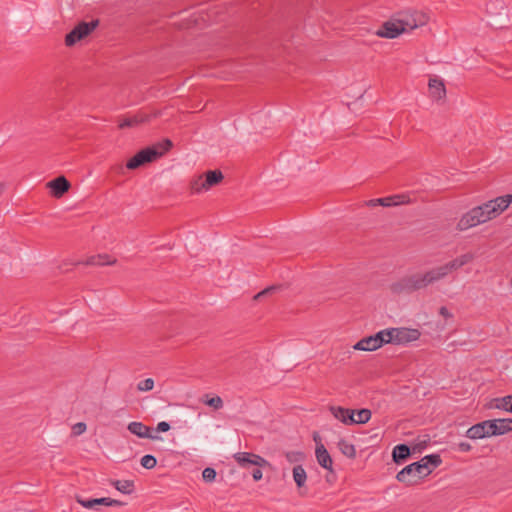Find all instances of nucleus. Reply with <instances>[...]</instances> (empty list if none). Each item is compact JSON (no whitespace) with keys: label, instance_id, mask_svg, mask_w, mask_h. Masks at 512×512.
<instances>
[{"label":"nucleus","instance_id":"obj_1","mask_svg":"<svg viewBox=\"0 0 512 512\" xmlns=\"http://www.w3.org/2000/svg\"><path fill=\"white\" fill-rule=\"evenodd\" d=\"M512 203V194L496 197L464 213L456 224L458 231H466L487 223L501 215Z\"/></svg>","mask_w":512,"mask_h":512},{"label":"nucleus","instance_id":"obj_2","mask_svg":"<svg viewBox=\"0 0 512 512\" xmlns=\"http://www.w3.org/2000/svg\"><path fill=\"white\" fill-rule=\"evenodd\" d=\"M443 280L441 272L437 267L429 269L425 272H416L409 274L394 282L391 285L393 293H412L427 288L428 286Z\"/></svg>","mask_w":512,"mask_h":512},{"label":"nucleus","instance_id":"obj_3","mask_svg":"<svg viewBox=\"0 0 512 512\" xmlns=\"http://www.w3.org/2000/svg\"><path fill=\"white\" fill-rule=\"evenodd\" d=\"M438 454L424 456L420 461L404 467L396 475V479L406 485L417 484L421 479L428 476L434 468L441 464Z\"/></svg>","mask_w":512,"mask_h":512},{"label":"nucleus","instance_id":"obj_4","mask_svg":"<svg viewBox=\"0 0 512 512\" xmlns=\"http://www.w3.org/2000/svg\"><path fill=\"white\" fill-rule=\"evenodd\" d=\"M396 18L403 26L404 33L426 25L429 20L427 14L416 10L400 12Z\"/></svg>","mask_w":512,"mask_h":512},{"label":"nucleus","instance_id":"obj_5","mask_svg":"<svg viewBox=\"0 0 512 512\" xmlns=\"http://www.w3.org/2000/svg\"><path fill=\"white\" fill-rule=\"evenodd\" d=\"M386 333H388L387 339L388 343L395 344H406L409 342H413L419 339L421 333L418 329L411 328H391L386 329Z\"/></svg>","mask_w":512,"mask_h":512},{"label":"nucleus","instance_id":"obj_6","mask_svg":"<svg viewBox=\"0 0 512 512\" xmlns=\"http://www.w3.org/2000/svg\"><path fill=\"white\" fill-rule=\"evenodd\" d=\"M98 21L81 22L75 26L65 37V45L68 47L73 46L78 41L87 37L96 27Z\"/></svg>","mask_w":512,"mask_h":512},{"label":"nucleus","instance_id":"obj_7","mask_svg":"<svg viewBox=\"0 0 512 512\" xmlns=\"http://www.w3.org/2000/svg\"><path fill=\"white\" fill-rule=\"evenodd\" d=\"M387 336L388 333H386V329L381 330L375 335L361 339L353 346V348L361 351H375L388 343Z\"/></svg>","mask_w":512,"mask_h":512},{"label":"nucleus","instance_id":"obj_8","mask_svg":"<svg viewBox=\"0 0 512 512\" xmlns=\"http://www.w3.org/2000/svg\"><path fill=\"white\" fill-rule=\"evenodd\" d=\"M162 156V152H158L155 147H148L141 151H139L136 155H134L126 164L128 169H137L138 167L150 163L157 158Z\"/></svg>","mask_w":512,"mask_h":512},{"label":"nucleus","instance_id":"obj_9","mask_svg":"<svg viewBox=\"0 0 512 512\" xmlns=\"http://www.w3.org/2000/svg\"><path fill=\"white\" fill-rule=\"evenodd\" d=\"M495 424L492 420L482 421L471 426L466 431V437L470 439H482L485 437L495 436Z\"/></svg>","mask_w":512,"mask_h":512},{"label":"nucleus","instance_id":"obj_10","mask_svg":"<svg viewBox=\"0 0 512 512\" xmlns=\"http://www.w3.org/2000/svg\"><path fill=\"white\" fill-rule=\"evenodd\" d=\"M160 115H161L160 110H154L151 113H146L144 111H140L137 114H135L134 116L124 118L122 121L119 122L118 126L120 129L135 127L142 123L149 122V121H151V119L157 118Z\"/></svg>","mask_w":512,"mask_h":512},{"label":"nucleus","instance_id":"obj_11","mask_svg":"<svg viewBox=\"0 0 512 512\" xmlns=\"http://www.w3.org/2000/svg\"><path fill=\"white\" fill-rule=\"evenodd\" d=\"M235 461L242 468H247L250 465H254L257 467H266L269 466V462L261 457L260 455L250 453V452H238L233 455Z\"/></svg>","mask_w":512,"mask_h":512},{"label":"nucleus","instance_id":"obj_12","mask_svg":"<svg viewBox=\"0 0 512 512\" xmlns=\"http://www.w3.org/2000/svg\"><path fill=\"white\" fill-rule=\"evenodd\" d=\"M402 33H404V28L399 24L396 17L384 22L375 32L378 37L388 39H394Z\"/></svg>","mask_w":512,"mask_h":512},{"label":"nucleus","instance_id":"obj_13","mask_svg":"<svg viewBox=\"0 0 512 512\" xmlns=\"http://www.w3.org/2000/svg\"><path fill=\"white\" fill-rule=\"evenodd\" d=\"M76 501L87 509H96L99 510L98 506H122L124 505L123 502L115 499H111L109 497H103V498H95V499H83L80 496H76Z\"/></svg>","mask_w":512,"mask_h":512},{"label":"nucleus","instance_id":"obj_14","mask_svg":"<svg viewBox=\"0 0 512 512\" xmlns=\"http://www.w3.org/2000/svg\"><path fill=\"white\" fill-rule=\"evenodd\" d=\"M127 429L130 433L136 435L139 438H146V439H152V440H159L161 439L160 436L156 433H153V430L143 424L142 422H130L128 424Z\"/></svg>","mask_w":512,"mask_h":512},{"label":"nucleus","instance_id":"obj_15","mask_svg":"<svg viewBox=\"0 0 512 512\" xmlns=\"http://www.w3.org/2000/svg\"><path fill=\"white\" fill-rule=\"evenodd\" d=\"M430 97L435 101H441L446 98V88L442 79L430 78L428 82Z\"/></svg>","mask_w":512,"mask_h":512},{"label":"nucleus","instance_id":"obj_16","mask_svg":"<svg viewBox=\"0 0 512 512\" xmlns=\"http://www.w3.org/2000/svg\"><path fill=\"white\" fill-rule=\"evenodd\" d=\"M329 411L339 421L345 425H352L354 421V410L341 406H330Z\"/></svg>","mask_w":512,"mask_h":512},{"label":"nucleus","instance_id":"obj_17","mask_svg":"<svg viewBox=\"0 0 512 512\" xmlns=\"http://www.w3.org/2000/svg\"><path fill=\"white\" fill-rule=\"evenodd\" d=\"M315 455H316L317 462L321 467H323L324 469H327L329 471L333 470L332 469V464H333L332 458L323 444H317L316 450H315Z\"/></svg>","mask_w":512,"mask_h":512},{"label":"nucleus","instance_id":"obj_18","mask_svg":"<svg viewBox=\"0 0 512 512\" xmlns=\"http://www.w3.org/2000/svg\"><path fill=\"white\" fill-rule=\"evenodd\" d=\"M48 187L52 190L54 196L60 197L70 188V183L64 176H59L48 183Z\"/></svg>","mask_w":512,"mask_h":512},{"label":"nucleus","instance_id":"obj_19","mask_svg":"<svg viewBox=\"0 0 512 512\" xmlns=\"http://www.w3.org/2000/svg\"><path fill=\"white\" fill-rule=\"evenodd\" d=\"M411 455V450L406 444H399L393 448L392 458L397 464L402 463Z\"/></svg>","mask_w":512,"mask_h":512},{"label":"nucleus","instance_id":"obj_20","mask_svg":"<svg viewBox=\"0 0 512 512\" xmlns=\"http://www.w3.org/2000/svg\"><path fill=\"white\" fill-rule=\"evenodd\" d=\"M207 189L219 184L223 180V174L220 170H210L204 175Z\"/></svg>","mask_w":512,"mask_h":512},{"label":"nucleus","instance_id":"obj_21","mask_svg":"<svg viewBox=\"0 0 512 512\" xmlns=\"http://www.w3.org/2000/svg\"><path fill=\"white\" fill-rule=\"evenodd\" d=\"M495 436L506 434L512 431V419H494Z\"/></svg>","mask_w":512,"mask_h":512},{"label":"nucleus","instance_id":"obj_22","mask_svg":"<svg viewBox=\"0 0 512 512\" xmlns=\"http://www.w3.org/2000/svg\"><path fill=\"white\" fill-rule=\"evenodd\" d=\"M111 485L123 494H131L134 491V482L132 480H113Z\"/></svg>","mask_w":512,"mask_h":512},{"label":"nucleus","instance_id":"obj_23","mask_svg":"<svg viewBox=\"0 0 512 512\" xmlns=\"http://www.w3.org/2000/svg\"><path fill=\"white\" fill-rule=\"evenodd\" d=\"M293 480L299 489L305 486L307 474L301 465H297L293 468Z\"/></svg>","mask_w":512,"mask_h":512},{"label":"nucleus","instance_id":"obj_24","mask_svg":"<svg viewBox=\"0 0 512 512\" xmlns=\"http://www.w3.org/2000/svg\"><path fill=\"white\" fill-rule=\"evenodd\" d=\"M338 448L343 455L350 459H354L356 457V449L355 446L348 441L341 439L338 442Z\"/></svg>","mask_w":512,"mask_h":512},{"label":"nucleus","instance_id":"obj_25","mask_svg":"<svg viewBox=\"0 0 512 512\" xmlns=\"http://www.w3.org/2000/svg\"><path fill=\"white\" fill-rule=\"evenodd\" d=\"M440 272H441V275L444 278H446L449 274H451L453 271H456L458 269L461 268L457 258L443 264V265H440L438 266Z\"/></svg>","mask_w":512,"mask_h":512},{"label":"nucleus","instance_id":"obj_26","mask_svg":"<svg viewBox=\"0 0 512 512\" xmlns=\"http://www.w3.org/2000/svg\"><path fill=\"white\" fill-rule=\"evenodd\" d=\"M116 262L115 259H110L107 255L92 256L87 261V265L101 266V265H112Z\"/></svg>","mask_w":512,"mask_h":512},{"label":"nucleus","instance_id":"obj_27","mask_svg":"<svg viewBox=\"0 0 512 512\" xmlns=\"http://www.w3.org/2000/svg\"><path fill=\"white\" fill-rule=\"evenodd\" d=\"M190 188L193 193H201L202 191H207V186L205 183L204 175H199L192 179L190 183Z\"/></svg>","mask_w":512,"mask_h":512},{"label":"nucleus","instance_id":"obj_28","mask_svg":"<svg viewBox=\"0 0 512 512\" xmlns=\"http://www.w3.org/2000/svg\"><path fill=\"white\" fill-rule=\"evenodd\" d=\"M390 197H391L392 207L399 206V205H407V204H411L414 202V200L411 198V196L406 193L396 194V195H392Z\"/></svg>","mask_w":512,"mask_h":512},{"label":"nucleus","instance_id":"obj_29","mask_svg":"<svg viewBox=\"0 0 512 512\" xmlns=\"http://www.w3.org/2000/svg\"><path fill=\"white\" fill-rule=\"evenodd\" d=\"M371 411L369 409H360L354 413L353 424H365L371 419Z\"/></svg>","mask_w":512,"mask_h":512},{"label":"nucleus","instance_id":"obj_30","mask_svg":"<svg viewBox=\"0 0 512 512\" xmlns=\"http://www.w3.org/2000/svg\"><path fill=\"white\" fill-rule=\"evenodd\" d=\"M206 399H203L202 402L215 410H219L223 407V400L220 396H214L208 398V395L205 396Z\"/></svg>","mask_w":512,"mask_h":512},{"label":"nucleus","instance_id":"obj_31","mask_svg":"<svg viewBox=\"0 0 512 512\" xmlns=\"http://www.w3.org/2000/svg\"><path fill=\"white\" fill-rule=\"evenodd\" d=\"M366 205L369 207H375L378 205H381L383 207H392L391 205V197H384V198H378V199H371L366 202Z\"/></svg>","mask_w":512,"mask_h":512},{"label":"nucleus","instance_id":"obj_32","mask_svg":"<svg viewBox=\"0 0 512 512\" xmlns=\"http://www.w3.org/2000/svg\"><path fill=\"white\" fill-rule=\"evenodd\" d=\"M140 463L145 469H152L156 466L157 460L153 455H145L141 458Z\"/></svg>","mask_w":512,"mask_h":512},{"label":"nucleus","instance_id":"obj_33","mask_svg":"<svg viewBox=\"0 0 512 512\" xmlns=\"http://www.w3.org/2000/svg\"><path fill=\"white\" fill-rule=\"evenodd\" d=\"M285 457L290 463H296L304 459V453L300 451H289L286 452Z\"/></svg>","mask_w":512,"mask_h":512},{"label":"nucleus","instance_id":"obj_34","mask_svg":"<svg viewBox=\"0 0 512 512\" xmlns=\"http://www.w3.org/2000/svg\"><path fill=\"white\" fill-rule=\"evenodd\" d=\"M496 407L499 409H504L510 412L509 406H512V396H506L500 399H497Z\"/></svg>","mask_w":512,"mask_h":512},{"label":"nucleus","instance_id":"obj_35","mask_svg":"<svg viewBox=\"0 0 512 512\" xmlns=\"http://www.w3.org/2000/svg\"><path fill=\"white\" fill-rule=\"evenodd\" d=\"M456 258L462 268L463 266L469 264L470 262H472L475 259V254L472 252H467V253H464Z\"/></svg>","mask_w":512,"mask_h":512},{"label":"nucleus","instance_id":"obj_36","mask_svg":"<svg viewBox=\"0 0 512 512\" xmlns=\"http://www.w3.org/2000/svg\"><path fill=\"white\" fill-rule=\"evenodd\" d=\"M154 387V380L151 378H147L143 381H140L137 385V389L139 391H150Z\"/></svg>","mask_w":512,"mask_h":512},{"label":"nucleus","instance_id":"obj_37","mask_svg":"<svg viewBox=\"0 0 512 512\" xmlns=\"http://www.w3.org/2000/svg\"><path fill=\"white\" fill-rule=\"evenodd\" d=\"M202 477L205 482H212L216 478V471L211 467H207L202 472Z\"/></svg>","mask_w":512,"mask_h":512},{"label":"nucleus","instance_id":"obj_38","mask_svg":"<svg viewBox=\"0 0 512 512\" xmlns=\"http://www.w3.org/2000/svg\"><path fill=\"white\" fill-rule=\"evenodd\" d=\"M86 424L83 423V422H78L76 424L73 425L72 427V433L73 435L75 436H78V435H81L82 433H84L86 431Z\"/></svg>","mask_w":512,"mask_h":512},{"label":"nucleus","instance_id":"obj_39","mask_svg":"<svg viewBox=\"0 0 512 512\" xmlns=\"http://www.w3.org/2000/svg\"><path fill=\"white\" fill-rule=\"evenodd\" d=\"M169 429L170 425L165 421L159 422L156 427L157 432H167Z\"/></svg>","mask_w":512,"mask_h":512},{"label":"nucleus","instance_id":"obj_40","mask_svg":"<svg viewBox=\"0 0 512 512\" xmlns=\"http://www.w3.org/2000/svg\"><path fill=\"white\" fill-rule=\"evenodd\" d=\"M159 146L162 148L160 152H162L163 155L172 147V142L169 139H165L162 143L159 144Z\"/></svg>","mask_w":512,"mask_h":512},{"label":"nucleus","instance_id":"obj_41","mask_svg":"<svg viewBox=\"0 0 512 512\" xmlns=\"http://www.w3.org/2000/svg\"><path fill=\"white\" fill-rule=\"evenodd\" d=\"M458 448L462 452H469L472 449V446L468 442H460L458 444Z\"/></svg>","mask_w":512,"mask_h":512},{"label":"nucleus","instance_id":"obj_42","mask_svg":"<svg viewBox=\"0 0 512 512\" xmlns=\"http://www.w3.org/2000/svg\"><path fill=\"white\" fill-rule=\"evenodd\" d=\"M260 468H261V467H258V468H256V469H254V470H253V472H252V477H253V479H254L255 481H259V480H261V479H262V477H263V473H262V471L260 470Z\"/></svg>","mask_w":512,"mask_h":512},{"label":"nucleus","instance_id":"obj_43","mask_svg":"<svg viewBox=\"0 0 512 512\" xmlns=\"http://www.w3.org/2000/svg\"><path fill=\"white\" fill-rule=\"evenodd\" d=\"M439 314L441 316H443L444 318H451L452 317V314L449 312V310L445 306H442L439 309Z\"/></svg>","mask_w":512,"mask_h":512},{"label":"nucleus","instance_id":"obj_44","mask_svg":"<svg viewBox=\"0 0 512 512\" xmlns=\"http://www.w3.org/2000/svg\"><path fill=\"white\" fill-rule=\"evenodd\" d=\"M272 290H274V287L267 288V289H265V290L261 291L260 293H258V294L255 296V298L257 299V298H259V297H261V296H263V295H265V294H267V293H270Z\"/></svg>","mask_w":512,"mask_h":512},{"label":"nucleus","instance_id":"obj_45","mask_svg":"<svg viewBox=\"0 0 512 512\" xmlns=\"http://www.w3.org/2000/svg\"><path fill=\"white\" fill-rule=\"evenodd\" d=\"M495 2L500 6L501 9L504 8V1L503 0H496Z\"/></svg>","mask_w":512,"mask_h":512},{"label":"nucleus","instance_id":"obj_46","mask_svg":"<svg viewBox=\"0 0 512 512\" xmlns=\"http://www.w3.org/2000/svg\"><path fill=\"white\" fill-rule=\"evenodd\" d=\"M492 6H493V3H490V4L488 5V7H487V9L489 10V12H490V13H494V11H493V7H492Z\"/></svg>","mask_w":512,"mask_h":512},{"label":"nucleus","instance_id":"obj_47","mask_svg":"<svg viewBox=\"0 0 512 512\" xmlns=\"http://www.w3.org/2000/svg\"><path fill=\"white\" fill-rule=\"evenodd\" d=\"M3 190H4V185L0 184V195L2 194Z\"/></svg>","mask_w":512,"mask_h":512},{"label":"nucleus","instance_id":"obj_48","mask_svg":"<svg viewBox=\"0 0 512 512\" xmlns=\"http://www.w3.org/2000/svg\"><path fill=\"white\" fill-rule=\"evenodd\" d=\"M510 412H512V406H509Z\"/></svg>","mask_w":512,"mask_h":512},{"label":"nucleus","instance_id":"obj_49","mask_svg":"<svg viewBox=\"0 0 512 512\" xmlns=\"http://www.w3.org/2000/svg\"><path fill=\"white\" fill-rule=\"evenodd\" d=\"M510 284H511V286H512V277H511V281H510Z\"/></svg>","mask_w":512,"mask_h":512}]
</instances>
